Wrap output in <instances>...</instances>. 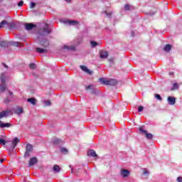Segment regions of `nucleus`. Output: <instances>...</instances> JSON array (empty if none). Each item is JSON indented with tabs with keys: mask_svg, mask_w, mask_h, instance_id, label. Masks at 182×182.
<instances>
[{
	"mask_svg": "<svg viewBox=\"0 0 182 182\" xmlns=\"http://www.w3.org/2000/svg\"><path fill=\"white\" fill-rule=\"evenodd\" d=\"M18 143H21V139L16 136L14 137L11 141V145H6V149L8 150L9 153H14Z\"/></svg>",
	"mask_w": 182,
	"mask_h": 182,
	"instance_id": "2",
	"label": "nucleus"
},
{
	"mask_svg": "<svg viewBox=\"0 0 182 182\" xmlns=\"http://www.w3.org/2000/svg\"><path fill=\"white\" fill-rule=\"evenodd\" d=\"M148 14H149L150 16H153L154 15H156V13L155 12H149V13H148Z\"/></svg>",
	"mask_w": 182,
	"mask_h": 182,
	"instance_id": "47",
	"label": "nucleus"
},
{
	"mask_svg": "<svg viewBox=\"0 0 182 182\" xmlns=\"http://www.w3.org/2000/svg\"><path fill=\"white\" fill-rule=\"evenodd\" d=\"M36 52L37 53H41V54L46 53V49L42 48H40V47H37V48H36Z\"/></svg>",
	"mask_w": 182,
	"mask_h": 182,
	"instance_id": "25",
	"label": "nucleus"
},
{
	"mask_svg": "<svg viewBox=\"0 0 182 182\" xmlns=\"http://www.w3.org/2000/svg\"><path fill=\"white\" fill-rule=\"evenodd\" d=\"M1 83L5 84L6 80L4 77H1Z\"/></svg>",
	"mask_w": 182,
	"mask_h": 182,
	"instance_id": "46",
	"label": "nucleus"
},
{
	"mask_svg": "<svg viewBox=\"0 0 182 182\" xmlns=\"http://www.w3.org/2000/svg\"><path fill=\"white\" fill-rule=\"evenodd\" d=\"M38 164V158L33 156L30 159V160L28 161V166L30 167L35 166V164Z\"/></svg>",
	"mask_w": 182,
	"mask_h": 182,
	"instance_id": "14",
	"label": "nucleus"
},
{
	"mask_svg": "<svg viewBox=\"0 0 182 182\" xmlns=\"http://www.w3.org/2000/svg\"><path fill=\"white\" fill-rule=\"evenodd\" d=\"M167 102L168 105H170V106H174V105H176V97L168 96L167 97Z\"/></svg>",
	"mask_w": 182,
	"mask_h": 182,
	"instance_id": "12",
	"label": "nucleus"
},
{
	"mask_svg": "<svg viewBox=\"0 0 182 182\" xmlns=\"http://www.w3.org/2000/svg\"><path fill=\"white\" fill-rule=\"evenodd\" d=\"M180 89V85L178 82H174L171 87V91L178 90Z\"/></svg>",
	"mask_w": 182,
	"mask_h": 182,
	"instance_id": "21",
	"label": "nucleus"
},
{
	"mask_svg": "<svg viewBox=\"0 0 182 182\" xmlns=\"http://www.w3.org/2000/svg\"><path fill=\"white\" fill-rule=\"evenodd\" d=\"M68 149L65 148V147H63L60 149V152L63 154H65V153H68Z\"/></svg>",
	"mask_w": 182,
	"mask_h": 182,
	"instance_id": "35",
	"label": "nucleus"
},
{
	"mask_svg": "<svg viewBox=\"0 0 182 182\" xmlns=\"http://www.w3.org/2000/svg\"><path fill=\"white\" fill-rule=\"evenodd\" d=\"M70 168H71V173H72L73 174H75V169H73V167H72V165H70Z\"/></svg>",
	"mask_w": 182,
	"mask_h": 182,
	"instance_id": "44",
	"label": "nucleus"
},
{
	"mask_svg": "<svg viewBox=\"0 0 182 182\" xmlns=\"http://www.w3.org/2000/svg\"><path fill=\"white\" fill-rule=\"evenodd\" d=\"M99 82H100V83H102V85H106L107 86V82H108L107 79L105 77H100L99 79Z\"/></svg>",
	"mask_w": 182,
	"mask_h": 182,
	"instance_id": "27",
	"label": "nucleus"
},
{
	"mask_svg": "<svg viewBox=\"0 0 182 182\" xmlns=\"http://www.w3.org/2000/svg\"><path fill=\"white\" fill-rule=\"evenodd\" d=\"M0 46L1 48H8V46H16L19 48V42L15 41H1Z\"/></svg>",
	"mask_w": 182,
	"mask_h": 182,
	"instance_id": "3",
	"label": "nucleus"
},
{
	"mask_svg": "<svg viewBox=\"0 0 182 182\" xmlns=\"http://www.w3.org/2000/svg\"><path fill=\"white\" fill-rule=\"evenodd\" d=\"M144 176H149V174H150V172H149V170H147V168H144Z\"/></svg>",
	"mask_w": 182,
	"mask_h": 182,
	"instance_id": "36",
	"label": "nucleus"
},
{
	"mask_svg": "<svg viewBox=\"0 0 182 182\" xmlns=\"http://www.w3.org/2000/svg\"><path fill=\"white\" fill-rule=\"evenodd\" d=\"M124 9L125 11H130V4H125Z\"/></svg>",
	"mask_w": 182,
	"mask_h": 182,
	"instance_id": "41",
	"label": "nucleus"
},
{
	"mask_svg": "<svg viewBox=\"0 0 182 182\" xmlns=\"http://www.w3.org/2000/svg\"><path fill=\"white\" fill-rule=\"evenodd\" d=\"M6 143H9V141L5 140L4 138H0V144L2 146H6Z\"/></svg>",
	"mask_w": 182,
	"mask_h": 182,
	"instance_id": "28",
	"label": "nucleus"
},
{
	"mask_svg": "<svg viewBox=\"0 0 182 182\" xmlns=\"http://www.w3.org/2000/svg\"><path fill=\"white\" fill-rule=\"evenodd\" d=\"M120 175L122 176V177H123V178H126L130 176V171L122 168L121 169Z\"/></svg>",
	"mask_w": 182,
	"mask_h": 182,
	"instance_id": "10",
	"label": "nucleus"
},
{
	"mask_svg": "<svg viewBox=\"0 0 182 182\" xmlns=\"http://www.w3.org/2000/svg\"><path fill=\"white\" fill-rule=\"evenodd\" d=\"M36 6V3L35 1L30 2V9H33Z\"/></svg>",
	"mask_w": 182,
	"mask_h": 182,
	"instance_id": "32",
	"label": "nucleus"
},
{
	"mask_svg": "<svg viewBox=\"0 0 182 182\" xmlns=\"http://www.w3.org/2000/svg\"><path fill=\"white\" fill-rule=\"evenodd\" d=\"M87 90H91V94L92 95H99V90H97V88L95 87L93 85H88L86 87Z\"/></svg>",
	"mask_w": 182,
	"mask_h": 182,
	"instance_id": "8",
	"label": "nucleus"
},
{
	"mask_svg": "<svg viewBox=\"0 0 182 182\" xmlns=\"http://www.w3.org/2000/svg\"><path fill=\"white\" fill-rule=\"evenodd\" d=\"M31 12L32 14H38L39 11L38 10H32Z\"/></svg>",
	"mask_w": 182,
	"mask_h": 182,
	"instance_id": "50",
	"label": "nucleus"
},
{
	"mask_svg": "<svg viewBox=\"0 0 182 182\" xmlns=\"http://www.w3.org/2000/svg\"><path fill=\"white\" fill-rule=\"evenodd\" d=\"M139 130L141 134H145V136L148 140H151V139H153V134L151 133H149L147 130L143 129V127H140L139 128Z\"/></svg>",
	"mask_w": 182,
	"mask_h": 182,
	"instance_id": "5",
	"label": "nucleus"
},
{
	"mask_svg": "<svg viewBox=\"0 0 182 182\" xmlns=\"http://www.w3.org/2000/svg\"><path fill=\"white\" fill-rule=\"evenodd\" d=\"M50 33H52V29L49 28V23H46L45 26L37 32V41L43 48L49 46L50 43L49 40L46 38V35H50Z\"/></svg>",
	"mask_w": 182,
	"mask_h": 182,
	"instance_id": "1",
	"label": "nucleus"
},
{
	"mask_svg": "<svg viewBox=\"0 0 182 182\" xmlns=\"http://www.w3.org/2000/svg\"><path fill=\"white\" fill-rule=\"evenodd\" d=\"M9 94L10 96H12L14 95V92L12 91H9Z\"/></svg>",
	"mask_w": 182,
	"mask_h": 182,
	"instance_id": "52",
	"label": "nucleus"
},
{
	"mask_svg": "<svg viewBox=\"0 0 182 182\" xmlns=\"http://www.w3.org/2000/svg\"><path fill=\"white\" fill-rule=\"evenodd\" d=\"M18 6H22L23 5V1L20 0L18 3H17Z\"/></svg>",
	"mask_w": 182,
	"mask_h": 182,
	"instance_id": "42",
	"label": "nucleus"
},
{
	"mask_svg": "<svg viewBox=\"0 0 182 182\" xmlns=\"http://www.w3.org/2000/svg\"><path fill=\"white\" fill-rule=\"evenodd\" d=\"M5 23H6V20H3V21L0 23V28H4V26H5Z\"/></svg>",
	"mask_w": 182,
	"mask_h": 182,
	"instance_id": "37",
	"label": "nucleus"
},
{
	"mask_svg": "<svg viewBox=\"0 0 182 182\" xmlns=\"http://www.w3.org/2000/svg\"><path fill=\"white\" fill-rule=\"evenodd\" d=\"M171 48H172L171 44H166V45L164 47V50L165 52H170V50H171Z\"/></svg>",
	"mask_w": 182,
	"mask_h": 182,
	"instance_id": "26",
	"label": "nucleus"
},
{
	"mask_svg": "<svg viewBox=\"0 0 182 182\" xmlns=\"http://www.w3.org/2000/svg\"><path fill=\"white\" fill-rule=\"evenodd\" d=\"M143 110H144V107L140 105V106L138 107V112H139V113H141V112H143Z\"/></svg>",
	"mask_w": 182,
	"mask_h": 182,
	"instance_id": "38",
	"label": "nucleus"
},
{
	"mask_svg": "<svg viewBox=\"0 0 182 182\" xmlns=\"http://www.w3.org/2000/svg\"><path fill=\"white\" fill-rule=\"evenodd\" d=\"M0 90L1 92H4L5 90H6V85L4 84L0 85Z\"/></svg>",
	"mask_w": 182,
	"mask_h": 182,
	"instance_id": "33",
	"label": "nucleus"
},
{
	"mask_svg": "<svg viewBox=\"0 0 182 182\" xmlns=\"http://www.w3.org/2000/svg\"><path fill=\"white\" fill-rule=\"evenodd\" d=\"M43 103L45 106H50V105H52V102H50L49 100H44Z\"/></svg>",
	"mask_w": 182,
	"mask_h": 182,
	"instance_id": "34",
	"label": "nucleus"
},
{
	"mask_svg": "<svg viewBox=\"0 0 182 182\" xmlns=\"http://www.w3.org/2000/svg\"><path fill=\"white\" fill-rule=\"evenodd\" d=\"M65 2H70L72 0H65Z\"/></svg>",
	"mask_w": 182,
	"mask_h": 182,
	"instance_id": "55",
	"label": "nucleus"
},
{
	"mask_svg": "<svg viewBox=\"0 0 182 182\" xmlns=\"http://www.w3.org/2000/svg\"><path fill=\"white\" fill-rule=\"evenodd\" d=\"M15 29H21V23H15Z\"/></svg>",
	"mask_w": 182,
	"mask_h": 182,
	"instance_id": "39",
	"label": "nucleus"
},
{
	"mask_svg": "<svg viewBox=\"0 0 182 182\" xmlns=\"http://www.w3.org/2000/svg\"><path fill=\"white\" fill-rule=\"evenodd\" d=\"M9 127H12V124L9 122H4L0 120V129H9Z\"/></svg>",
	"mask_w": 182,
	"mask_h": 182,
	"instance_id": "11",
	"label": "nucleus"
},
{
	"mask_svg": "<svg viewBox=\"0 0 182 182\" xmlns=\"http://www.w3.org/2000/svg\"><path fill=\"white\" fill-rule=\"evenodd\" d=\"M80 68L81 70H82V72H85V73H87V75H92L93 74V71L90 70L85 65H80Z\"/></svg>",
	"mask_w": 182,
	"mask_h": 182,
	"instance_id": "13",
	"label": "nucleus"
},
{
	"mask_svg": "<svg viewBox=\"0 0 182 182\" xmlns=\"http://www.w3.org/2000/svg\"><path fill=\"white\" fill-rule=\"evenodd\" d=\"M177 181H178V182H182V177H181V176H178V177L177 178Z\"/></svg>",
	"mask_w": 182,
	"mask_h": 182,
	"instance_id": "45",
	"label": "nucleus"
},
{
	"mask_svg": "<svg viewBox=\"0 0 182 182\" xmlns=\"http://www.w3.org/2000/svg\"><path fill=\"white\" fill-rule=\"evenodd\" d=\"M169 76H173L174 75V72H170L168 73Z\"/></svg>",
	"mask_w": 182,
	"mask_h": 182,
	"instance_id": "51",
	"label": "nucleus"
},
{
	"mask_svg": "<svg viewBox=\"0 0 182 182\" xmlns=\"http://www.w3.org/2000/svg\"><path fill=\"white\" fill-rule=\"evenodd\" d=\"M4 161H5V159H1L0 163H4Z\"/></svg>",
	"mask_w": 182,
	"mask_h": 182,
	"instance_id": "54",
	"label": "nucleus"
},
{
	"mask_svg": "<svg viewBox=\"0 0 182 182\" xmlns=\"http://www.w3.org/2000/svg\"><path fill=\"white\" fill-rule=\"evenodd\" d=\"M90 45H91L92 48H96V46H97L98 43H97V42H96L95 41H91Z\"/></svg>",
	"mask_w": 182,
	"mask_h": 182,
	"instance_id": "30",
	"label": "nucleus"
},
{
	"mask_svg": "<svg viewBox=\"0 0 182 182\" xmlns=\"http://www.w3.org/2000/svg\"><path fill=\"white\" fill-rule=\"evenodd\" d=\"M5 25H6L10 30L15 29V22L9 23L6 21V23H5Z\"/></svg>",
	"mask_w": 182,
	"mask_h": 182,
	"instance_id": "23",
	"label": "nucleus"
},
{
	"mask_svg": "<svg viewBox=\"0 0 182 182\" xmlns=\"http://www.w3.org/2000/svg\"><path fill=\"white\" fill-rule=\"evenodd\" d=\"M38 26L33 23H25L24 28L26 31H33L35 28H37Z\"/></svg>",
	"mask_w": 182,
	"mask_h": 182,
	"instance_id": "6",
	"label": "nucleus"
},
{
	"mask_svg": "<svg viewBox=\"0 0 182 182\" xmlns=\"http://www.w3.org/2000/svg\"><path fill=\"white\" fill-rule=\"evenodd\" d=\"M63 49H66L67 50H73V52H75V50H76V47L74 46H69L68 45H64Z\"/></svg>",
	"mask_w": 182,
	"mask_h": 182,
	"instance_id": "18",
	"label": "nucleus"
},
{
	"mask_svg": "<svg viewBox=\"0 0 182 182\" xmlns=\"http://www.w3.org/2000/svg\"><path fill=\"white\" fill-rule=\"evenodd\" d=\"M154 96H155V98L156 99V100H159L160 102H161V100H163L161 95H160L159 94H155Z\"/></svg>",
	"mask_w": 182,
	"mask_h": 182,
	"instance_id": "31",
	"label": "nucleus"
},
{
	"mask_svg": "<svg viewBox=\"0 0 182 182\" xmlns=\"http://www.w3.org/2000/svg\"><path fill=\"white\" fill-rule=\"evenodd\" d=\"M2 65L6 69H8V65H6L5 63H2Z\"/></svg>",
	"mask_w": 182,
	"mask_h": 182,
	"instance_id": "49",
	"label": "nucleus"
},
{
	"mask_svg": "<svg viewBox=\"0 0 182 182\" xmlns=\"http://www.w3.org/2000/svg\"><path fill=\"white\" fill-rule=\"evenodd\" d=\"M27 102H28V103H30V105H33V106H36V105L37 103L36 98H35V97H31V98L27 99Z\"/></svg>",
	"mask_w": 182,
	"mask_h": 182,
	"instance_id": "20",
	"label": "nucleus"
},
{
	"mask_svg": "<svg viewBox=\"0 0 182 182\" xmlns=\"http://www.w3.org/2000/svg\"><path fill=\"white\" fill-rule=\"evenodd\" d=\"M105 14L107 15V16H109L110 18L112 15V12L107 13V11H105Z\"/></svg>",
	"mask_w": 182,
	"mask_h": 182,
	"instance_id": "43",
	"label": "nucleus"
},
{
	"mask_svg": "<svg viewBox=\"0 0 182 182\" xmlns=\"http://www.w3.org/2000/svg\"><path fill=\"white\" fill-rule=\"evenodd\" d=\"M32 151H33V146L31 144H27L26 146V151L24 153L25 159H26V157H29Z\"/></svg>",
	"mask_w": 182,
	"mask_h": 182,
	"instance_id": "4",
	"label": "nucleus"
},
{
	"mask_svg": "<svg viewBox=\"0 0 182 182\" xmlns=\"http://www.w3.org/2000/svg\"><path fill=\"white\" fill-rule=\"evenodd\" d=\"M117 85V80L114 79L108 80L107 86H116Z\"/></svg>",
	"mask_w": 182,
	"mask_h": 182,
	"instance_id": "19",
	"label": "nucleus"
},
{
	"mask_svg": "<svg viewBox=\"0 0 182 182\" xmlns=\"http://www.w3.org/2000/svg\"><path fill=\"white\" fill-rule=\"evenodd\" d=\"M87 154L90 157H99L97 154H96V151L94 149H89L87 152Z\"/></svg>",
	"mask_w": 182,
	"mask_h": 182,
	"instance_id": "15",
	"label": "nucleus"
},
{
	"mask_svg": "<svg viewBox=\"0 0 182 182\" xmlns=\"http://www.w3.org/2000/svg\"><path fill=\"white\" fill-rule=\"evenodd\" d=\"M4 103H6V104L10 103L11 99H9V97H6V98L4 99Z\"/></svg>",
	"mask_w": 182,
	"mask_h": 182,
	"instance_id": "40",
	"label": "nucleus"
},
{
	"mask_svg": "<svg viewBox=\"0 0 182 182\" xmlns=\"http://www.w3.org/2000/svg\"><path fill=\"white\" fill-rule=\"evenodd\" d=\"M135 33H134V31H132L131 32V36L132 37V38H134V36H135Z\"/></svg>",
	"mask_w": 182,
	"mask_h": 182,
	"instance_id": "48",
	"label": "nucleus"
},
{
	"mask_svg": "<svg viewBox=\"0 0 182 182\" xmlns=\"http://www.w3.org/2000/svg\"><path fill=\"white\" fill-rule=\"evenodd\" d=\"M52 143L55 147H62L63 146V141L59 138H55L52 141Z\"/></svg>",
	"mask_w": 182,
	"mask_h": 182,
	"instance_id": "7",
	"label": "nucleus"
},
{
	"mask_svg": "<svg viewBox=\"0 0 182 182\" xmlns=\"http://www.w3.org/2000/svg\"><path fill=\"white\" fill-rule=\"evenodd\" d=\"M9 114V111L4 110L0 112V119H3V117H6Z\"/></svg>",
	"mask_w": 182,
	"mask_h": 182,
	"instance_id": "24",
	"label": "nucleus"
},
{
	"mask_svg": "<svg viewBox=\"0 0 182 182\" xmlns=\"http://www.w3.org/2000/svg\"><path fill=\"white\" fill-rule=\"evenodd\" d=\"M29 68L32 70H35V69H36V64L35 63H31L29 65Z\"/></svg>",
	"mask_w": 182,
	"mask_h": 182,
	"instance_id": "29",
	"label": "nucleus"
},
{
	"mask_svg": "<svg viewBox=\"0 0 182 182\" xmlns=\"http://www.w3.org/2000/svg\"><path fill=\"white\" fill-rule=\"evenodd\" d=\"M60 170H62V168H60V166H59L58 164H55L53 166V173H59L60 171Z\"/></svg>",
	"mask_w": 182,
	"mask_h": 182,
	"instance_id": "22",
	"label": "nucleus"
},
{
	"mask_svg": "<svg viewBox=\"0 0 182 182\" xmlns=\"http://www.w3.org/2000/svg\"><path fill=\"white\" fill-rule=\"evenodd\" d=\"M109 63H113V58L109 59Z\"/></svg>",
	"mask_w": 182,
	"mask_h": 182,
	"instance_id": "53",
	"label": "nucleus"
},
{
	"mask_svg": "<svg viewBox=\"0 0 182 182\" xmlns=\"http://www.w3.org/2000/svg\"><path fill=\"white\" fill-rule=\"evenodd\" d=\"M14 112L16 113V114H22V113H23V108L17 107L14 109Z\"/></svg>",
	"mask_w": 182,
	"mask_h": 182,
	"instance_id": "17",
	"label": "nucleus"
},
{
	"mask_svg": "<svg viewBox=\"0 0 182 182\" xmlns=\"http://www.w3.org/2000/svg\"><path fill=\"white\" fill-rule=\"evenodd\" d=\"M63 23L68 24L70 26H76V25H79V21L76 20H63Z\"/></svg>",
	"mask_w": 182,
	"mask_h": 182,
	"instance_id": "9",
	"label": "nucleus"
},
{
	"mask_svg": "<svg viewBox=\"0 0 182 182\" xmlns=\"http://www.w3.org/2000/svg\"><path fill=\"white\" fill-rule=\"evenodd\" d=\"M109 56V53L107 51L101 50L100 52V59H107Z\"/></svg>",
	"mask_w": 182,
	"mask_h": 182,
	"instance_id": "16",
	"label": "nucleus"
}]
</instances>
